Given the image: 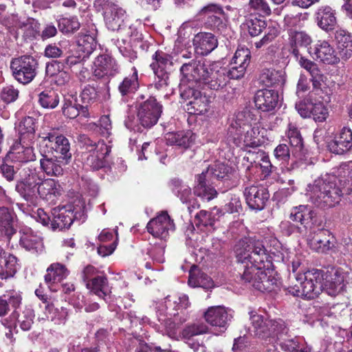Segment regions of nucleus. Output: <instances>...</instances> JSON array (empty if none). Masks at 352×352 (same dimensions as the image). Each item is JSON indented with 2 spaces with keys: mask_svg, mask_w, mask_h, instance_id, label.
I'll use <instances>...</instances> for the list:
<instances>
[{
  "mask_svg": "<svg viewBox=\"0 0 352 352\" xmlns=\"http://www.w3.org/2000/svg\"><path fill=\"white\" fill-rule=\"evenodd\" d=\"M234 252L239 263L241 281L249 283L261 292H270L278 287V280L270 269L272 262L263 241L245 236L236 242Z\"/></svg>",
  "mask_w": 352,
  "mask_h": 352,
  "instance_id": "obj_1",
  "label": "nucleus"
},
{
  "mask_svg": "<svg viewBox=\"0 0 352 352\" xmlns=\"http://www.w3.org/2000/svg\"><path fill=\"white\" fill-rule=\"evenodd\" d=\"M344 194L352 202V168L346 164L340 167L338 177L325 175L307 185L305 195L315 207L325 210L338 205Z\"/></svg>",
  "mask_w": 352,
  "mask_h": 352,
  "instance_id": "obj_2",
  "label": "nucleus"
},
{
  "mask_svg": "<svg viewBox=\"0 0 352 352\" xmlns=\"http://www.w3.org/2000/svg\"><path fill=\"white\" fill-rule=\"evenodd\" d=\"M179 71L182 83H199L215 91L222 89L228 83L225 69L214 63L192 60L184 63Z\"/></svg>",
  "mask_w": 352,
  "mask_h": 352,
  "instance_id": "obj_3",
  "label": "nucleus"
},
{
  "mask_svg": "<svg viewBox=\"0 0 352 352\" xmlns=\"http://www.w3.org/2000/svg\"><path fill=\"white\" fill-rule=\"evenodd\" d=\"M190 305L186 294L166 296L157 307V316L160 322L157 331L176 339L177 329L189 318L186 309Z\"/></svg>",
  "mask_w": 352,
  "mask_h": 352,
  "instance_id": "obj_4",
  "label": "nucleus"
},
{
  "mask_svg": "<svg viewBox=\"0 0 352 352\" xmlns=\"http://www.w3.org/2000/svg\"><path fill=\"white\" fill-rule=\"evenodd\" d=\"M296 279L299 285L296 284L289 287L288 292L294 296L313 299L323 290L324 272L321 270L313 268L303 274H298Z\"/></svg>",
  "mask_w": 352,
  "mask_h": 352,
  "instance_id": "obj_5",
  "label": "nucleus"
},
{
  "mask_svg": "<svg viewBox=\"0 0 352 352\" xmlns=\"http://www.w3.org/2000/svg\"><path fill=\"white\" fill-rule=\"evenodd\" d=\"M251 327L253 335L262 340L267 341L276 336L286 335L287 328L280 320H273L256 313L250 314Z\"/></svg>",
  "mask_w": 352,
  "mask_h": 352,
  "instance_id": "obj_6",
  "label": "nucleus"
},
{
  "mask_svg": "<svg viewBox=\"0 0 352 352\" xmlns=\"http://www.w3.org/2000/svg\"><path fill=\"white\" fill-rule=\"evenodd\" d=\"M135 109L138 123L144 129L155 126L163 112V105L154 96L146 98L144 94L137 97Z\"/></svg>",
  "mask_w": 352,
  "mask_h": 352,
  "instance_id": "obj_7",
  "label": "nucleus"
},
{
  "mask_svg": "<svg viewBox=\"0 0 352 352\" xmlns=\"http://www.w3.org/2000/svg\"><path fill=\"white\" fill-rule=\"evenodd\" d=\"M36 119L32 116H25L19 122L16 129L19 135V140H16L10 146L7 154H31L33 148L30 145L31 140L36 131Z\"/></svg>",
  "mask_w": 352,
  "mask_h": 352,
  "instance_id": "obj_8",
  "label": "nucleus"
},
{
  "mask_svg": "<svg viewBox=\"0 0 352 352\" xmlns=\"http://www.w3.org/2000/svg\"><path fill=\"white\" fill-rule=\"evenodd\" d=\"M249 118V112H239L228 128V138L237 146L242 140L246 145H248V142L256 134L255 129L252 127Z\"/></svg>",
  "mask_w": 352,
  "mask_h": 352,
  "instance_id": "obj_9",
  "label": "nucleus"
},
{
  "mask_svg": "<svg viewBox=\"0 0 352 352\" xmlns=\"http://www.w3.org/2000/svg\"><path fill=\"white\" fill-rule=\"evenodd\" d=\"M38 61L32 56L24 55L13 58L10 69L14 78L19 82L25 85L30 82L36 76Z\"/></svg>",
  "mask_w": 352,
  "mask_h": 352,
  "instance_id": "obj_10",
  "label": "nucleus"
},
{
  "mask_svg": "<svg viewBox=\"0 0 352 352\" xmlns=\"http://www.w3.org/2000/svg\"><path fill=\"white\" fill-rule=\"evenodd\" d=\"M180 96L182 99L188 100L186 104L187 111L190 114H204L208 111L209 98L199 90L194 87V84L182 83Z\"/></svg>",
  "mask_w": 352,
  "mask_h": 352,
  "instance_id": "obj_11",
  "label": "nucleus"
},
{
  "mask_svg": "<svg viewBox=\"0 0 352 352\" xmlns=\"http://www.w3.org/2000/svg\"><path fill=\"white\" fill-rule=\"evenodd\" d=\"M53 219L50 226L52 230H63L68 229L73 221L76 219H80L84 216L83 212H74L73 206L66 205L58 206L52 210Z\"/></svg>",
  "mask_w": 352,
  "mask_h": 352,
  "instance_id": "obj_12",
  "label": "nucleus"
},
{
  "mask_svg": "<svg viewBox=\"0 0 352 352\" xmlns=\"http://www.w3.org/2000/svg\"><path fill=\"white\" fill-rule=\"evenodd\" d=\"M234 311L224 306H212L204 313L207 323L225 331L233 318Z\"/></svg>",
  "mask_w": 352,
  "mask_h": 352,
  "instance_id": "obj_13",
  "label": "nucleus"
},
{
  "mask_svg": "<svg viewBox=\"0 0 352 352\" xmlns=\"http://www.w3.org/2000/svg\"><path fill=\"white\" fill-rule=\"evenodd\" d=\"M146 228L154 237L166 239L168 236L169 231L175 229V225L168 213L162 212L148 221Z\"/></svg>",
  "mask_w": 352,
  "mask_h": 352,
  "instance_id": "obj_14",
  "label": "nucleus"
},
{
  "mask_svg": "<svg viewBox=\"0 0 352 352\" xmlns=\"http://www.w3.org/2000/svg\"><path fill=\"white\" fill-rule=\"evenodd\" d=\"M250 58L251 54L248 48L238 49L232 59V64L234 65L230 69L223 67L228 81L229 79H239L243 77L250 63Z\"/></svg>",
  "mask_w": 352,
  "mask_h": 352,
  "instance_id": "obj_15",
  "label": "nucleus"
},
{
  "mask_svg": "<svg viewBox=\"0 0 352 352\" xmlns=\"http://www.w3.org/2000/svg\"><path fill=\"white\" fill-rule=\"evenodd\" d=\"M244 196L249 207L256 210L263 209L270 197L267 189L262 185H252L245 188Z\"/></svg>",
  "mask_w": 352,
  "mask_h": 352,
  "instance_id": "obj_16",
  "label": "nucleus"
},
{
  "mask_svg": "<svg viewBox=\"0 0 352 352\" xmlns=\"http://www.w3.org/2000/svg\"><path fill=\"white\" fill-rule=\"evenodd\" d=\"M336 239L328 230H319L308 239L309 248L319 253H327L335 248Z\"/></svg>",
  "mask_w": 352,
  "mask_h": 352,
  "instance_id": "obj_17",
  "label": "nucleus"
},
{
  "mask_svg": "<svg viewBox=\"0 0 352 352\" xmlns=\"http://www.w3.org/2000/svg\"><path fill=\"white\" fill-rule=\"evenodd\" d=\"M324 276L323 289L328 295L336 296L344 290L346 274L342 270L331 269Z\"/></svg>",
  "mask_w": 352,
  "mask_h": 352,
  "instance_id": "obj_18",
  "label": "nucleus"
},
{
  "mask_svg": "<svg viewBox=\"0 0 352 352\" xmlns=\"http://www.w3.org/2000/svg\"><path fill=\"white\" fill-rule=\"evenodd\" d=\"M20 245L28 251L38 254L43 251L44 245L40 234L31 228L22 226L19 230Z\"/></svg>",
  "mask_w": 352,
  "mask_h": 352,
  "instance_id": "obj_19",
  "label": "nucleus"
},
{
  "mask_svg": "<svg viewBox=\"0 0 352 352\" xmlns=\"http://www.w3.org/2000/svg\"><path fill=\"white\" fill-rule=\"evenodd\" d=\"M279 102L278 91L263 89L258 90L254 97L256 109L262 112H271L275 110Z\"/></svg>",
  "mask_w": 352,
  "mask_h": 352,
  "instance_id": "obj_20",
  "label": "nucleus"
},
{
  "mask_svg": "<svg viewBox=\"0 0 352 352\" xmlns=\"http://www.w3.org/2000/svg\"><path fill=\"white\" fill-rule=\"evenodd\" d=\"M94 64V75L98 78L114 76L120 72V66L116 60L107 54L98 56Z\"/></svg>",
  "mask_w": 352,
  "mask_h": 352,
  "instance_id": "obj_21",
  "label": "nucleus"
},
{
  "mask_svg": "<svg viewBox=\"0 0 352 352\" xmlns=\"http://www.w3.org/2000/svg\"><path fill=\"white\" fill-rule=\"evenodd\" d=\"M126 12L116 6L111 7L109 11H105L104 19L109 30L123 32L128 26Z\"/></svg>",
  "mask_w": 352,
  "mask_h": 352,
  "instance_id": "obj_22",
  "label": "nucleus"
},
{
  "mask_svg": "<svg viewBox=\"0 0 352 352\" xmlns=\"http://www.w3.org/2000/svg\"><path fill=\"white\" fill-rule=\"evenodd\" d=\"M195 52L201 56H207L218 46L217 37L210 32H199L192 40Z\"/></svg>",
  "mask_w": 352,
  "mask_h": 352,
  "instance_id": "obj_23",
  "label": "nucleus"
},
{
  "mask_svg": "<svg viewBox=\"0 0 352 352\" xmlns=\"http://www.w3.org/2000/svg\"><path fill=\"white\" fill-rule=\"evenodd\" d=\"M133 70V74L124 77L118 86L120 100L124 102H129L140 88L138 71L134 67Z\"/></svg>",
  "mask_w": 352,
  "mask_h": 352,
  "instance_id": "obj_24",
  "label": "nucleus"
},
{
  "mask_svg": "<svg viewBox=\"0 0 352 352\" xmlns=\"http://www.w3.org/2000/svg\"><path fill=\"white\" fill-rule=\"evenodd\" d=\"M63 114L68 118L74 119L79 115L84 118L89 117V110L87 106L79 104L76 95H67L64 98L62 107Z\"/></svg>",
  "mask_w": 352,
  "mask_h": 352,
  "instance_id": "obj_25",
  "label": "nucleus"
},
{
  "mask_svg": "<svg viewBox=\"0 0 352 352\" xmlns=\"http://www.w3.org/2000/svg\"><path fill=\"white\" fill-rule=\"evenodd\" d=\"M289 52L297 59L300 56L299 47L307 48L312 42L309 34L303 31H296L293 29L288 30Z\"/></svg>",
  "mask_w": 352,
  "mask_h": 352,
  "instance_id": "obj_26",
  "label": "nucleus"
},
{
  "mask_svg": "<svg viewBox=\"0 0 352 352\" xmlns=\"http://www.w3.org/2000/svg\"><path fill=\"white\" fill-rule=\"evenodd\" d=\"M40 160L43 170L49 175L58 176L63 173L62 166L67 163L72 155H43Z\"/></svg>",
  "mask_w": 352,
  "mask_h": 352,
  "instance_id": "obj_27",
  "label": "nucleus"
},
{
  "mask_svg": "<svg viewBox=\"0 0 352 352\" xmlns=\"http://www.w3.org/2000/svg\"><path fill=\"white\" fill-rule=\"evenodd\" d=\"M309 53L316 56L317 59L327 65H333L339 62L340 58L335 54L333 47L327 42L322 41L314 48H308Z\"/></svg>",
  "mask_w": 352,
  "mask_h": 352,
  "instance_id": "obj_28",
  "label": "nucleus"
},
{
  "mask_svg": "<svg viewBox=\"0 0 352 352\" xmlns=\"http://www.w3.org/2000/svg\"><path fill=\"white\" fill-rule=\"evenodd\" d=\"M19 268L17 258L0 247V279L13 277Z\"/></svg>",
  "mask_w": 352,
  "mask_h": 352,
  "instance_id": "obj_29",
  "label": "nucleus"
},
{
  "mask_svg": "<svg viewBox=\"0 0 352 352\" xmlns=\"http://www.w3.org/2000/svg\"><path fill=\"white\" fill-rule=\"evenodd\" d=\"M328 147L332 154H344L352 151V131L349 128L344 127L339 140L329 142Z\"/></svg>",
  "mask_w": 352,
  "mask_h": 352,
  "instance_id": "obj_30",
  "label": "nucleus"
},
{
  "mask_svg": "<svg viewBox=\"0 0 352 352\" xmlns=\"http://www.w3.org/2000/svg\"><path fill=\"white\" fill-rule=\"evenodd\" d=\"M335 41L340 57L344 60L352 56V35L344 30L335 32Z\"/></svg>",
  "mask_w": 352,
  "mask_h": 352,
  "instance_id": "obj_31",
  "label": "nucleus"
},
{
  "mask_svg": "<svg viewBox=\"0 0 352 352\" xmlns=\"http://www.w3.org/2000/svg\"><path fill=\"white\" fill-rule=\"evenodd\" d=\"M16 191L27 201L34 204L39 194V187L34 177L19 182L16 186Z\"/></svg>",
  "mask_w": 352,
  "mask_h": 352,
  "instance_id": "obj_32",
  "label": "nucleus"
},
{
  "mask_svg": "<svg viewBox=\"0 0 352 352\" xmlns=\"http://www.w3.org/2000/svg\"><path fill=\"white\" fill-rule=\"evenodd\" d=\"M68 275V271L65 265L60 263H53L47 270L45 281L52 291L58 289L56 285Z\"/></svg>",
  "mask_w": 352,
  "mask_h": 352,
  "instance_id": "obj_33",
  "label": "nucleus"
},
{
  "mask_svg": "<svg viewBox=\"0 0 352 352\" xmlns=\"http://www.w3.org/2000/svg\"><path fill=\"white\" fill-rule=\"evenodd\" d=\"M43 144H45L47 147L50 146V149L40 151V154H50L53 151L60 154H67L70 148L69 140L65 136L58 135L55 137L50 133L45 138Z\"/></svg>",
  "mask_w": 352,
  "mask_h": 352,
  "instance_id": "obj_34",
  "label": "nucleus"
},
{
  "mask_svg": "<svg viewBox=\"0 0 352 352\" xmlns=\"http://www.w3.org/2000/svg\"><path fill=\"white\" fill-rule=\"evenodd\" d=\"M259 81L266 87H282L285 82V72L263 68L259 75Z\"/></svg>",
  "mask_w": 352,
  "mask_h": 352,
  "instance_id": "obj_35",
  "label": "nucleus"
},
{
  "mask_svg": "<svg viewBox=\"0 0 352 352\" xmlns=\"http://www.w3.org/2000/svg\"><path fill=\"white\" fill-rule=\"evenodd\" d=\"M335 15V10L330 6H321L316 12V20L318 25L325 31L333 30L336 24V17Z\"/></svg>",
  "mask_w": 352,
  "mask_h": 352,
  "instance_id": "obj_36",
  "label": "nucleus"
},
{
  "mask_svg": "<svg viewBox=\"0 0 352 352\" xmlns=\"http://www.w3.org/2000/svg\"><path fill=\"white\" fill-rule=\"evenodd\" d=\"M188 283L192 287H202L206 289L213 287L211 278L200 271L196 265H192L190 267Z\"/></svg>",
  "mask_w": 352,
  "mask_h": 352,
  "instance_id": "obj_37",
  "label": "nucleus"
},
{
  "mask_svg": "<svg viewBox=\"0 0 352 352\" xmlns=\"http://www.w3.org/2000/svg\"><path fill=\"white\" fill-rule=\"evenodd\" d=\"M14 212L6 207H0V232L8 237L12 236L16 230Z\"/></svg>",
  "mask_w": 352,
  "mask_h": 352,
  "instance_id": "obj_38",
  "label": "nucleus"
},
{
  "mask_svg": "<svg viewBox=\"0 0 352 352\" xmlns=\"http://www.w3.org/2000/svg\"><path fill=\"white\" fill-rule=\"evenodd\" d=\"M153 62L151 64V67L153 70L154 74H158L159 72L162 73H170V70L173 66V57L162 52L157 50L153 55Z\"/></svg>",
  "mask_w": 352,
  "mask_h": 352,
  "instance_id": "obj_39",
  "label": "nucleus"
},
{
  "mask_svg": "<svg viewBox=\"0 0 352 352\" xmlns=\"http://www.w3.org/2000/svg\"><path fill=\"white\" fill-rule=\"evenodd\" d=\"M97 45L96 38L87 34H79L76 41V52L82 57H89Z\"/></svg>",
  "mask_w": 352,
  "mask_h": 352,
  "instance_id": "obj_40",
  "label": "nucleus"
},
{
  "mask_svg": "<svg viewBox=\"0 0 352 352\" xmlns=\"http://www.w3.org/2000/svg\"><path fill=\"white\" fill-rule=\"evenodd\" d=\"M314 211L307 205H300L294 207L290 212L289 219L295 222H298L305 227L312 220Z\"/></svg>",
  "mask_w": 352,
  "mask_h": 352,
  "instance_id": "obj_41",
  "label": "nucleus"
},
{
  "mask_svg": "<svg viewBox=\"0 0 352 352\" xmlns=\"http://www.w3.org/2000/svg\"><path fill=\"white\" fill-rule=\"evenodd\" d=\"M86 287L94 294L105 300V297L109 295L111 289L108 280L104 274L97 276L93 281H88Z\"/></svg>",
  "mask_w": 352,
  "mask_h": 352,
  "instance_id": "obj_42",
  "label": "nucleus"
},
{
  "mask_svg": "<svg viewBox=\"0 0 352 352\" xmlns=\"http://www.w3.org/2000/svg\"><path fill=\"white\" fill-rule=\"evenodd\" d=\"M45 314L47 318L55 324H65L68 317V311L66 308H56L54 305L47 303L45 306Z\"/></svg>",
  "mask_w": 352,
  "mask_h": 352,
  "instance_id": "obj_43",
  "label": "nucleus"
},
{
  "mask_svg": "<svg viewBox=\"0 0 352 352\" xmlns=\"http://www.w3.org/2000/svg\"><path fill=\"white\" fill-rule=\"evenodd\" d=\"M195 194L202 199L210 201L217 196V191L210 186L207 185L206 175L202 173L197 179V185L195 187Z\"/></svg>",
  "mask_w": 352,
  "mask_h": 352,
  "instance_id": "obj_44",
  "label": "nucleus"
},
{
  "mask_svg": "<svg viewBox=\"0 0 352 352\" xmlns=\"http://www.w3.org/2000/svg\"><path fill=\"white\" fill-rule=\"evenodd\" d=\"M38 195L47 201L54 202L55 198L60 195L56 182L54 179H47L39 186Z\"/></svg>",
  "mask_w": 352,
  "mask_h": 352,
  "instance_id": "obj_45",
  "label": "nucleus"
},
{
  "mask_svg": "<svg viewBox=\"0 0 352 352\" xmlns=\"http://www.w3.org/2000/svg\"><path fill=\"white\" fill-rule=\"evenodd\" d=\"M59 101L58 94L53 89H47L38 94V102L43 108L53 109L58 106Z\"/></svg>",
  "mask_w": 352,
  "mask_h": 352,
  "instance_id": "obj_46",
  "label": "nucleus"
},
{
  "mask_svg": "<svg viewBox=\"0 0 352 352\" xmlns=\"http://www.w3.org/2000/svg\"><path fill=\"white\" fill-rule=\"evenodd\" d=\"M287 136L292 148V154L300 153L303 148V141L298 129L292 124L288 125Z\"/></svg>",
  "mask_w": 352,
  "mask_h": 352,
  "instance_id": "obj_47",
  "label": "nucleus"
},
{
  "mask_svg": "<svg viewBox=\"0 0 352 352\" xmlns=\"http://www.w3.org/2000/svg\"><path fill=\"white\" fill-rule=\"evenodd\" d=\"M208 327L204 322H196L186 326L180 333L181 338H195L208 332Z\"/></svg>",
  "mask_w": 352,
  "mask_h": 352,
  "instance_id": "obj_48",
  "label": "nucleus"
},
{
  "mask_svg": "<svg viewBox=\"0 0 352 352\" xmlns=\"http://www.w3.org/2000/svg\"><path fill=\"white\" fill-rule=\"evenodd\" d=\"M208 327L204 322H196L186 326L180 333L181 338H195L208 332Z\"/></svg>",
  "mask_w": 352,
  "mask_h": 352,
  "instance_id": "obj_49",
  "label": "nucleus"
},
{
  "mask_svg": "<svg viewBox=\"0 0 352 352\" xmlns=\"http://www.w3.org/2000/svg\"><path fill=\"white\" fill-rule=\"evenodd\" d=\"M219 210L214 208L211 211L201 210L196 215L197 225L204 227H212L219 219Z\"/></svg>",
  "mask_w": 352,
  "mask_h": 352,
  "instance_id": "obj_50",
  "label": "nucleus"
},
{
  "mask_svg": "<svg viewBox=\"0 0 352 352\" xmlns=\"http://www.w3.org/2000/svg\"><path fill=\"white\" fill-rule=\"evenodd\" d=\"M165 138L168 144L174 145L179 148H186L191 144L190 138L183 132L168 133L166 135Z\"/></svg>",
  "mask_w": 352,
  "mask_h": 352,
  "instance_id": "obj_51",
  "label": "nucleus"
},
{
  "mask_svg": "<svg viewBox=\"0 0 352 352\" xmlns=\"http://www.w3.org/2000/svg\"><path fill=\"white\" fill-rule=\"evenodd\" d=\"M283 347L289 352H311V349L300 337L285 339L283 343Z\"/></svg>",
  "mask_w": 352,
  "mask_h": 352,
  "instance_id": "obj_52",
  "label": "nucleus"
},
{
  "mask_svg": "<svg viewBox=\"0 0 352 352\" xmlns=\"http://www.w3.org/2000/svg\"><path fill=\"white\" fill-rule=\"evenodd\" d=\"M80 100L84 106L88 107L98 101L99 99V94L97 87L91 85H87L82 89L80 95Z\"/></svg>",
  "mask_w": 352,
  "mask_h": 352,
  "instance_id": "obj_53",
  "label": "nucleus"
},
{
  "mask_svg": "<svg viewBox=\"0 0 352 352\" xmlns=\"http://www.w3.org/2000/svg\"><path fill=\"white\" fill-rule=\"evenodd\" d=\"M214 14H224V12L219 6L210 3L203 7L197 12V17L206 23L207 20H210Z\"/></svg>",
  "mask_w": 352,
  "mask_h": 352,
  "instance_id": "obj_54",
  "label": "nucleus"
},
{
  "mask_svg": "<svg viewBox=\"0 0 352 352\" xmlns=\"http://www.w3.org/2000/svg\"><path fill=\"white\" fill-rule=\"evenodd\" d=\"M246 25L249 34L254 37L258 36L266 28L267 23L265 20L252 16L246 19Z\"/></svg>",
  "mask_w": 352,
  "mask_h": 352,
  "instance_id": "obj_55",
  "label": "nucleus"
},
{
  "mask_svg": "<svg viewBox=\"0 0 352 352\" xmlns=\"http://www.w3.org/2000/svg\"><path fill=\"white\" fill-rule=\"evenodd\" d=\"M248 10L261 16H270L272 13L266 0H249Z\"/></svg>",
  "mask_w": 352,
  "mask_h": 352,
  "instance_id": "obj_56",
  "label": "nucleus"
},
{
  "mask_svg": "<svg viewBox=\"0 0 352 352\" xmlns=\"http://www.w3.org/2000/svg\"><path fill=\"white\" fill-rule=\"evenodd\" d=\"M173 186V192L179 197L183 203H186L190 200L191 197V189L189 186L184 184L179 179L172 180Z\"/></svg>",
  "mask_w": 352,
  "mask_h": 352,
  "instance_id": "obj_57",
  "label": "nucleus"
},
{
  "mask_svg": "<svg viewBox=\"0 0 352 352\" xmlns=\"http://www.w3.org/2000/svg\"><path fill=\"white\" fill-rule=\"evenodd\" d=\"M3 297L9 305L10 309H13L12 316L17 314V308L21 304L22 296L20 292L16 290H9L3 294Z\"/></svg>",
  "mask_w": 352,
  "mask_h": 352,
  "instance_id": "obj_58",
  "label": "nucleus"
},
{
  "mask_svg": "<svg viewBox=\"0 0 352 352\" xmlns=\"http://www.w3.org/2000/svg\"><path fill=\"white\" fill-rule=\"evenodd\" d=\"M58 28L63 33H73L79 29L80 23L76 17L62 18L58 21Z\"/></svg>",
  "mask_w": 352,
  "mask_h": 352,
  "instance_id": "obj_59",
  "label": "nucleus"
},
{
  "mask_svg": "<svg viewBox=\"0 0 352 352\" xmlns=\"http://www.w3.org/2000/svg\"><path fill=\"white\" fill-rule=\"evenodd\" d=\"M16 318L21 329L23 331H28L33 323V311L31 309H25L21 315L17 313L16 315L12 316Z\"/></svg>",
  "mask_w": 352,
  "mask_h": 352,
  "instance_id": "obj_60",
  "label": "nucleus"
},
{
  "mask_svg": "<svg viewBox=\"0 0 352 352\" xmlns=\"http://www.w3.org/2000/svg\"><path fill=\"white\" fill-rule=\"evenodd\" d=\"M328 116V110L322 102L313 103L311 111V117L316 122H324Z\"/></svg>",
  "mask_w": 352,
  "mask_h": 352,
  "instance_id": "obj_61",
  "label": "nucleus"
},
{
  "mask_svg": "<svg viewBox=\"0 0 352 352\" xmlns=\"http://www.w3.org/2000/svg\"><path fill=\"white\" fill-rule=\"evenodd\" d=\"M155 80L150 86L157 91L166 89L168 85V73L159 72L158 74H155Z\"/></svg>",
  "mask_w": 352,
  "mask_h": 352,
  "instance_id": "obj_62",
  "label": "nucleus"
},
{
  "mask_svg": "<svg viewBox=\"0 0 352 352\" xmlns=\"http://www.w3.org/2000/svg\"><path fill=\"white\" fill-rule=\"evenodd\" d=\"M19 96V91L12 86H7L3 88L1 92V98L6 103L15 101Z\"/></svg>",
  "mask_w": 352,
  "mask_h": 352,
  "instance_id": "obj_63",
  "label": "nucleus"
},
{
  "mask_svg": "<svg viewBox=\"0 0 352 352\" xmlns=\"http://www.w3.org/2000/svg\"><path fill=\"white\" fill-rule=\"evenodd\" d=\"M103 273L100 272L97 268L93 265L86 266L82 272V278L83 281L87 284L89 281H93L97 276H100Z\"/></svg>",
  "mask_w": 352,
  "mask_h": 352,
  "instance_id": "obj_64",
  "label": "nucleus"
}]
</instances>
